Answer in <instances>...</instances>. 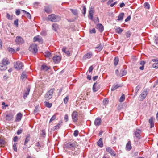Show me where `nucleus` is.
Returning a JSON list of instances; mask_svg holds the SVG:
<instances>
[{
	"mask_svg": "<svg viewBox=\"0 0 158 158\" xmlns=\"http://www.w3.org/2000/svg\"><path fill=\"white\" fill-rule=\"evenodd\" d=\"M103 48V45L100 44L98 46L95 47V49L97 51L100 52L102 49Z\"/></svg>",
	"mask_w": 158,
	"mask_h": 158,
	"instance_id": "20",
	"label": "nucleus"
},
{
	"mask_svg": "<svg viewBox=\"0 0 158 158\" xmlns=\"http://www.w3.org/2000/svg\"><path fill=\"white\" fill-rule=\"evenodd\" d=\"M62 51L63 52L65 53L67 55L69 56V54H70V52L69 50H67L66 47H63L62 49Z\"/></svg>",
	"mask_w": 158,
	"mask_h": 158,
	"instance_id": "29",
	"label": "nucleus"
},
{
	"mask_svg": "<svg viewBox=\"0 0 158 158\" xmlns=\"http://www.w3.org/2000/svg\"><path fill=\"white\" fill-rule=\"evenodd\" d=\"M83 14H84V15H85L86 12V8L85 6L83 7Z\"/></svg>",
	"mask_w": 158,
	"mask_h": 158,
	"instance_id": "63",
	"label": "nucleus"
},
{
	"mask_svg": "<svg viewBox=\"0 0 158 158\" xmlns=\"http://www.w3.org/2000/svg\"><path fill=\"white\" fill-rule=\"evenodd\" d=\"M131 33L129 31H128L126 33V36L127 38L129 37L131 35Z\"/></svg>",
	"mask_w": 158,
	"mask_h": 158,
	"instance_id": "47",
	"label": "nucleus"
},
{
	"mask_svg": "<svg viewBox=\"0 0 158 158\" xmlns=\"http://www.w3.org/2000/svg\"><path fill=\"white\" fill-rule=\"evenodd\" d=\"M79 133V131L77 130H76L74 131L73 135L75 137H77V136Z\"/></svg>",
	"mask_w": 158,
	"mask_h": 158,
	"instance_id": "51",
	"label": "nucleus"
},
{
	"mask_svg": "<svg viewBox=\"0 0 158 158\" xmlns=\"http://www.w3.org/2000/svg\"><path fill=\"white\" fill-rule=\"evenodd\" d=\"M2 63L4 65H5L6 66H7V65L10 64V62L9 61V59L5 57L2 60Z\"/></svg>",
	"mask_w": 158,
	"mask_h": 158,
	"instance_id": "14",
	"label": "nucleus"
},
{
	"mask_svg": "<svg viewBox=\"0 0 158 158\" xmlns=\"http://www.w3.org/2000/svg\"><path fill=\"white\" fill-rule=\"evenodd\" d=\"M54 90L55 89L52 88L46 93L44 97V98L45 100H49L52 98L53 93Z\"/></svg>",
	"mask_w": 158,
	"mask_h": 158,
	"instance_id": "2",
	"label": "nucleus"
},
{
	"mask_svg": "<svg viewBox=\"0 0 158 158\" xmlns=\"http://www.w3.org/2000/svg\"><path fill=\"white\" fill-rule=\"evenodd\" d=\"M38 111H39L38 106H35V108L34 110V112L35 113H37Z\"/></svg>",
	"mask_w": 158,
	"mask_h": 158,
	"instance_id": "60",
	"label": "nucleus"
},
{
	"mask_svg": "<svg viewBox=\"0 0 158 158\" xmlns=\"http://www.w3.org/2000/svg\"><path fill=\"white\" fill-rule=\"evenodd\" d=\"M52 27L55 31H56L58 27V25L57 24L54 23L52 25Z\"/></svg>",
	"mask_w": 158,
	"mask_h": 158,
	"instance_id": "39",
	"label": "nucleus"
},
{
	"mask_svg": "<svg viewBox=\"0 0 158 158\" xmlns=\"http://www.w3.org/2000/svg\"><path fill=\"white\" fill-rule=\"evenodd\" d=\"M33 40L34 42L38 41L41 44H42L43 43V40L42 38L39 35L35 36L33 38Z\"/></svg>",
	"mask_w": 158,
	"mask_h": 158,
	"instance_id": "9",
	"label": "nucleus"
},
{
	"mask_svg": "<svg viewBox=\"0 0 158 158\" xmlns=\"http://www.w3.org/2000/svg\"><path fill=\"white\" fill-rule=\"evenodd\" d=\"M22 11L24 13V14L26 15L27 18L29 19H31V14L29 12L24 10H22Z\"/></svg>",
	"mask_w": 158,
	"mask_h": 158,
	"instance_id": "32",
	"label": "nucleus"
},
{
	"mask_svg": "<svg viewBox=\"0 0 158 158\" xmlns=\"http://www.w3.org/2000/svg\"><path fill=\"white\" fill-rule=\"evenodd\" d=\"M48 19L52 22H57L60 21V18L58 16H56L54 14H52L48 15Z\"/></svg>",
	"mask_w": 158,
	"mask_h": 158,
	"instance_id": "1",
	"label": "nucleus"
},
{
	"mask_svg": "<svg viewBox=\"0 0 158 158\" xmlns=\"http://www.w3.org/2000/svg\"><path fill=\"white\" fill-rule=\"evenodd\" d=\"M155 41L156 44L158 45V36H155Z\"/></svg>",
	"mask_w": 158,
	"mask_h": 158,
	"instance_id": "61",
	"label": "nucleus"
},
{
	"mask_svg": "<svg viewBox=\"0 0 158 158\" xmlns=\"http://www.w3.org/2000/svg\"><path fill=\"white\" fill-rule=\"evenodd\" d=\"M14 115V114L11 111L7 112L6 116V120L8 121H11L13 118Z\"/></svg>",
	"mask_w": 158,
	"mask_h": 158,
	"instance_id": "4",
	"label": "nucleus"
},
{
	"mask_svg": "<svg viewBox=\"0 0 158 158\" xmlns=\"http://www.w3.org/2000/svg\"><path fill=\"white\" fill-rule=\"evenodd\" d=\"M14 67L17 70L20 69L23 66V64L19 61L14 62Z\"/></svg>",
	"mask_w": 158,
	"mask_h": 158,
	"instance_id": "5",
	"label": "nucleus"
},
{
	"mask_svg": "<svg viewBox=\"0 0 158 158\" xmlns=\"http://www.w3.org/2000/svg\"><path fill=\"white\" fill-rule=\"evenodd\" d=\"M15 42L18 44H21L24 43V40L21 36H17L16 37Z\"/></svg>",
	"mask_w": 158,
	"mask_h": 158,
	"instance_id": "8",
	"label": "nucleus"
},
{
	"mask_svg": "<svg viewBox=\"0 0 158 158\" xmlns=\"http://www.w3.org/2000/svg\"><path fill=\"white\" fill-rule=\"evenodd\" d=\"M17 143H14L13 145V148L15 152H17V149L16 147Z\"/></svg>",
	"mask_w": 158,
	"mask_h": 158,
	"instance_id": "45",
	"label": "nucleus"
},
{
	"mask_svg": "<svg viewBox=\"0 0 158 158\" xmlns=\"http://www.w3.org/2000/svg\"><path fill=\"white\" fill-rule=\"evenodd\" d=\"M121 86L118 84H114L112 86L111 91H114Z\"/></svg>",
	"mask_w": 158,
	"mask_h": 158,
	"instance_id": "26",
	"label": "nucleus"
},
{
	"mask_svg": "<svg viewBox=\"0 0 158 158\" xmlns=\"http://www.w3.org/2000/svg\"><path fill=\"white\" fill-rule=\"evenodd\" d=\"M35 146L38 148H39L37 149V148H36V150L37 152H38L39 150L40 149V148L41 147L40 145V143L39 142H37L35 144Z\"/></svg>",
	"mask_w": 158,
	"mask_h": 158,
	"instance_id": "40",
	"label": "nucleus"
},
{
	"mask_svg": "<svg viewBox=\"0 0 158 158\" xmlns=\"http://www.w3.org/2000/svg\"><path fill=\"white\" fill-rule=\"evenodd\" d=\"M106 150L111 155L115 156V153L114 150L111 149L110 147H108L106 148Z\"/></svg>",
	"mask_w": 158,
	"mask_h": 158,
	"instance_id": "17",
	"label": "nucleus"
},
{
	"mask_svg": "<svg viewBox=\"0 0 158 158\" xmlns=\"http://www.w3.org/2000/svg\"><path fill=\"white\" fill-rule=\"evenodd\" d=\"M140 88H141V86H140L139 85H138L135 88V92H136V94L139 91V90L140 89Z\"/></svg>",
	"mask_w": 158,
	"mask_h": 158,
	"instance_id": "53",
	"label": "nucleus"
},
{
	"mask_svg": "<svg viewBox=\"0 0 158 158\" xmlns=\"http://www.w3.org/2000/svg\"><path fill=\"white\" fill-rule=\"evenodd\" d=\"M29 49L30 51L33 53H36L38 51L37 45L36 44H32L29 48Z\"/></svg>",
	"mask_w": 158,
	"mask_h": 158,
	"instance_id": "7",
	"label": "nucleus"
},
{
	"mask_svg": "<svg viewBox=\"0 0 158 158\" xmlns=\"http://www.w3.org/2000/svg\"><path fill=\"white\" fill-rule=\"evenodd\" d=\"M56 114H55L54 115H53L51 118L50 120L49 123L51 122L52 121L56 119Z\"/></svg>",
	"mask_w": 158,
	"mask_h": 158,
	"instance_id": "49",
	"label": "nucleus"
},
{
	"mask_svg": "<svg viewBox=\"0 0 158 158\" xmlns=\"http://www.w3.org/2000/svg\"><path fill=\"white\" fill-rule=\"evenodd\" d=\"M152 66L154 68H158V62L155 63L153 64Z\"/></svg>",
	"mask_w": 158,
	"mask_h": 158,
	"instance_id": "48",
	"label": "nucleus"
},
{
	"mask_svg": "<svg viewBox=\"0 0 158 158\" xmlns=\"http://www.w3.org/2000/svg\"><path fill=\"white\" fill-rule=\"evenodd\" d=\"M147 94V93L146 91L145 90L143 91L140 94V96L141 97V99L140 100V101H142L145 98Z\"/></svg>",
	"mask_w": 158,
	"mask_h": 158,
	"instance_id": "15",
	"label": "nucleus"
},
{
	"mask_svg": "<svg viewBox=\"0 0 158 158\" xmlns=\"http://www.w3.org/2000/svg\"><path fill=\"white\" fill-rule=\"evenodd\" d=\"M44 104L46 107L48 108H50L52 106V103H50L48 101H45L44 102Z\"/></svg>",
	"mask_w": 158,
	"mask_h": 158,
	"instance_id": "31",
	"label": "nucleus"
},
{
	"mask_svg": "<svg viewBox=\"0 0 158 158\" xmlns=\"http://www.w3.org/2000/svg\"><path fill=\"white\" fill-rule=\"evenodd\" d=\"M124 15V14L123 13H122L120 14L118 16V19L117 20L118 21H122L123 19Z\"/></svg>",
	"mask_w": 158,
	"mask_h": 158,
	"instance_id": "25",
	"label": "nucleus"
},
{
	"mask_svg": "<svg viewBox=\"0 0 158 158\" xmlns=\"http://www.w3.org/2000/svg\"><path fill=\"white\" fill-rule=\"evenodd\" d=\"M8 49L9 52H11V53H14L15 52V50L11 48H8Z\"/></svg>",
	"mask_w": 158,
	"mask_h": 158,
	"instance_id": "43",
	"label": "nucleus"
},
{
	"mask_svg": "<svg viewBox=\"0 0 158 158\" xmlns=\"http://www.w3.org/2000/svg\"><path fill=\"white\" fill-rule=\"evenodd\" d=\"M132 147L131 145V142L129 141L126 144V149L127 151H129L131 149Z\"/></svg>",
	"mask_w": 158,
	"mask_h": 158,
	"instance_id": "19",
	"label": "nucleus"
},
{
	"mask_svg": "<svg viewBox=\"0 0 158 158\" xmlns=\"http://www.w3.org/2000/svg\"><path fill=\"white\" fill-rule=\"evenodd\" d=\"M30 135L29 134L27 135L26 137V139L25 140L24 143V145H25L28 142L30 141Z\"/></svg>",
	"mask_w": 158,
	"mask_h": 158,
	"instance_id": "33",
	"label": "nucleus"
},
{
	"mask_svg": "<svg viewBox=\"0 0 158 158\" xmlns=\"http://www.w3.org/2000/svg\"><path fill=\"white\" fill-rule=\"evenodd\" d=\"M149 122L150 124V128H152L154 126V123L153 121V118L152 117H151L149 120Z\"/></svg>",
	"mask_w": 158,
	"mask_h": 158,
	"instance_id": "30",
	"label": "nucleus"
},
{
	"mask_svg": "<svg viewBox=\"0 0 158 158\" xmlns=\"http://www.w3.org/2000/svg\"><path fill=\"white\" fill-rule=\"evenodd\" d=\"M140 130L139 129H137L136 130V131L135 132V137L137 138H139L140 135Z\"/></svg>",
	"mask_w": 158,
	"mask_h": 158,
	"instance_id": "23",
	"label": "nucleus"
},
{
	"mask_svg": "<svg viewBox=\"0 0 158 158\" xmlns=\"http://www.w3.org/2000/svg\"><path fill=\"white\" fill-rule=\"evenodd\" d=\"M76 145L74 142H69L66 143L65 145V148L73 150L76 147Z\"/></svg>",
	"mask_w": 158,
	"mask_h": 158,
	"instance_id": "6",
	"label": "nucleus"
},
{
	"mask_svg": "<svg viewBox=\"0 0 158 158\" xmlns=\"http://www.w3.org/2000/svg\"><path fill=\"white\" fill-rule=\"evenodd\" d=\"M144 6L145 8L147 9H149L150 8V5L148 3H145L144 4Z\"/></svg>",
	"mask_w": 158,
	"mask_h": 158,
	"instance_id": "50",
	"label": "nucleus"
},
{
	"mask_svg": "<svg viewBox=\"0 0 158 158\" xmlns=\"http://www.w3.org/2000/svg\"><path fill=\"white\" fill-rule=\"evenodd\" d=\"M53 61L55 63H58L61 60V57L60 56L57 55L54 56L53 58Z\"/></svg>",
	"mask_w": 158,
	"mask_h": 158,
	"instance_id": "10",
	"label": "nucleus"
},
{
	"mask_svg": "<svg viewBox=\"0 0 158 158\" xmlns=\"http://www.w3.org/2000/svg\"><path fill=\"white\" fill-rule=\"evenodd\" d=\"M125 99V97L124 94H123L121 97H120L119 101L120 102H123Z\"/></svg>",
	"mask_w": 158,
	"mask_h": 158,
	"instance_id": "41",
	"label": "nucleus"
},
{
	"mask_svg": "<svg viewBox=\"0 0 158 158\" xmlns=\"http://www.w3.org/2000/svg\"><path fill=\"white\" fill-rule=\"evenodd\" d=\"M97 28L99 31L101 32H102L104 30V27L101 24H98L97 25Z\"/></svg>",
	"mask_w": 158,
	"mask_h": 158,
	"instance_id": "18",
	"label": "nucleus"
},
{
	"mask_svg": "<svg viewBox=\"0 0 158 158\" xmlns=\"http://www.w3.org/2000/svg\"><path fill=\"white\" fill-rule=\"evenodd\" d=\"M93 69V68L92 66H90L88 69L89 72V73L91 72L92 71Z\"/></svg>",
	"mask_w": 158,
	"mask_h": 158,
	"instance_id": "64",
	"label": "nucleus"
},
{
	"mask_svg": "<svg viewBox=\"0 0 158 158\" xmlns=\"http://www.w3.org/2000/svg\"><path fill=\"white\" fill-rule=\"evenodd\" d=\"M18 19H16L14 21V24L15 25L17 26L18 25Z\"/></svg>",
	"mask_w": 158,
	"mask_h": 158,
	"instance_id": "62",
	"label": "nucleus"
},
{
	"mask_svg": "<svg viewBox=\"0 0 158 158\" xmlns=\"http://www.w3.org/2000/svg\"><path fill=\"white\" fill-rule=\"evenodd\" d=\"M70 10L72 12V13L75 15L77 16L78 15V12L77 10L76 9H70Z\"/></svg>",
	"mask_w": 158,
	"mask_h": 158,
	"instance_id": "36",
	"label": "nucleus"
},
{
	"mask_svg": "<svg viewBox=\"0 0 158 158\" xmlns=\"http://www.w3.org/2000/svg\"><path fill=\"white\" fill-rule=\"evenodd\" d=\"M49 69V67L45 64L42 65L41 68V69L42 70L45 71H47Z\"/></svg>",
	"mask_w": 158,
	"mask_h": 158,
	"instance_id": "27",
	"label": "nucleus"
},
{
	"mask_svg": "<svg viewBox=\"0 0 158 158\" xmlns=\"http://www.w3.org/2000/svg\"><path fill=\"white\" fill-rule=\"evenodd\" d=\"M64 119L66 122H67L68 120V116L67 114L65 115Z\"/></svg>",
	"mask_w": 158,
	"mask_h": 158,
	"instance_id": "58",
	"label": "nucleus"
},
{
	"mask_svg": "<svg viewBox=\"0 0 158 158\" xmlns=\"http://www.w3.org/2000/svg\"><path fill=\"white\" fill-rule=\"evenodd\" d=\"M62 120H60L58 123V124L55 126L54 128V130H57L58 129H59L60 128V126H61V125L62 124Z\"/></svg>",
	"mask_w": 158,
	"mask_h": 158,
	"instance_id": "22",
	"label": "nucleus"
},
{
	"mask_svg": "<svg viewBox=\"0 0 158 158\" xmlns=\"http://www.w3.org/2000/svg\"><path fill=\"white\" fill-rule=\"evenodd\" d=\"M23 114L21 113H19L16 115L15 121L16 122H19L21 119Z\"/></svg>",
	"mask_w": 158,
	"mask_h": 158,
	"instance_id": "16",
	"label": "nucleus"
},
{
	"mask_svg": "<svg viewBox=\"0 0 158 158\" xmlns=\"http://www.w3.org/2000/svg\"><path fill=\"white\" fill-rule=\"evenodd\" d=\"M101 119L100 117L96 118L94 122L95 125L97 126L100 125L101 123Z\"/></svg>",
	"mask_w": 158,
	"mask_h": 158,
	"instance_id": "11",
	"label": "nucleus"
},
{
	"mask_svg": "<svg viewBox=\"0 0 158 158\" xmlns=\"http://www.w3.org/2000/svg\"><path fill=\"white\" fill-rule=\"evenodd\" d=\"M6 18L9 20H12L13 18V16L10 15L8 13H7Z\"/></svg>",
	"mask_w": 158,
	"mask_h": 158,
	"instance_id": "44",
	"label": "nucleus"
},
{
	"mask_svg": "<svg viewBox=\"0 0 158 158\" xmlns=\"http://www.w3.org/2000/svg\"><path fill=\"white\" fill-rule=\"evenodd\" d=\"M22 129L20 128L18 130L17 133L18 135H19L21 134L22 133Z\"/></svg>",
	"mask_w": 158,
	"mask_h": 158,
	"instance_id": "55",
	"label": "nucleus"
},
{
	"mask_svg": "<svg viewBox=\"0 0 158 158\" xmlns=\"http://www.w3.org/2000/svg\"><path fill=\"white\" fill-rule=\"evenodd\" d=\"M27 77V76L26 74H24L23 73L21 75V78L22 79H24L25 78H26Z\"/></svg>",
	"mask_w": 158,
	"mask_h": 158,
	"instance_id": "54",
	"label": "nucleus"
},
{
	"mask_svg": "<svg viewBox=\"0 0 158 158\" xmlns=\"http://www.w3.org/2000/svg\"><path fill=\"white\" fill-rule=\"evenodd\" d=\"M89 32L91 34L95 33H96L95 29L94 28H93L90 30Z\"/></svg>",
	"mask_w": 158,
	"mask_h": 158,
	"instance_id": "56",
	"label": "nucleus"
},
{
	"mask_svg": "<svg viewBox=\"0 0 158 158\" xmlns=\"http://www.w3.org/2000/svg\"><path fill=\"white\" fill-rule=\"evenodd\" d=\"M45 55L46 57L49 58L52 56L51 53L48 51H46L45 52Z\"/></svg>",
	"mask_w": 158,
	"mask_h": 158,
	"instance_id": "38",
	"label": "nucleus"
},
{
	"mask_svg": "<svg viewBox=\"0 0 158 158\" xmlns=\"http://www.w3.org/2000/svg\"><path fill=\"white\" fill-rule=\"evenodd\" d=\"M7 68V66H6L2 63H0V70H5Z\"/></svg>",
	"mask_w": 158,
	"mask_h": 158,
	"instance_id": "28",
	"label": "nucleus"
},
{
	"mask_svg": "<svg viewBox=\"0 0 158 158\" xmlns=\"http://www.w3.org/2000/svg\"><path fill=\"white\" fill-rule=\"evenodd\" d=\"M92 56L93 54L91 52L87 53L84 56L83 59L84 60L89 59L92 57Z\"/></svg>",
	"mask_w": 158,
	"mask_h": 158,
	"instance_id": "13",
	"label": "nucleus"
},
{
	"mask_svg": "<svg viewBox=\"0 0 158 158\" xmlns=\"http://www.w3.org/2000/svg\"><path fill=\"white\" fill-rule=\"evenodd\" d=\"M127 73L126 71L123 70H121L120 73V76L122 77L125 75Z\"/></svg>",
	"mask_w": 158,
	"mask_h": 158,
	"instance_id": "35",
	"label": "nucleus"
},
{
	"mask_svg": "<svg viewBox=\"0 0 158 158\" xmlns=\"http://www.w3.org/2000/svg\"><path fill=\"white\" fill-rule=\"evenodd\" d=\"M119 60L118 58L117 57H116L114 58V63L115 66H116Z\"/></svg>",
	"mask_w": 158,
	"mask_h": 158,
	"instance_id": "37",
	"label": "nucleus"
},
{
	"mask_svg": "<svg viewBox=\"0 0 158 158\" xmlns=\"http://www.w3.org/2000/svg\"><path fill=\"white\" fill-rule=\"evenodd\" d=\"M123 30L120 27H118L116 29V32L118 34L121 33Z\"/></svg>",
	"mask_w": 158,
	"mask_h": 158,
	"instance_id": "42",
	"label": "nucleus"
},
{
	"mask_svg": "<svg viewBox=\"0 0 158 158\" xmlns=\"http://www.w3.org/2000/svg\"><path fill=\"white\" fill-rule=\"evenodd\" d=\"M44 10L47 13L49 14L52 12V10L49 6H46L45 7Z\"/></svg>",
	"mask_w": 158,
	"mask_h": 158,
	"instance_id": "34",
	"label": "nucleus"
},
{
	"mask_svg": "<svg viewBox=\"0 0 158 158\" xmlns=\"http://www.w3.org/2000/svg\"><path fill=\"white\" fill-rule=\"evenodd\" d=\"M99 88L100 86L97 83L94 84L93 87V90L94 92H96L98 91Z\"/></svg>",
	"mask_w": 158,
	"mask_h": 158,
	"instance_id": "12",
	"label": "nucleus"
},
{
	"mask_svg": "<svg viewBox=\"0 0 158 158\" xmlns=\"http://www.w3.org/2000/svg\"><path fill=\"white\" fill-rule=\"evenodd\" d=\"M68 100H69L68 97V96L66 97L64 99V103L65 104L67 103L68 101Z\"/></svg>",
	"mask_w": 158,
	"mask_h": 158,
	"instance_id": "59",
	"label": "nucleus"
},
{
	"mask_svg": "<svg viewBox=\"0 0 158 158\" xmlns=\"http://www.w3.org/2000/svg\"><path fill=\"white\" fill-rule=\"evenodd\" d=\"M4 141L1 139L0 138V145L2 146L4 144Z\"/></svg>",
	"mask_w": 158,
	"mask_h": 158,
	"instance_id": "52",
	"label": "nucleus"
},
{
	"mask_svg": "<svg viewBox=\"0 0 158 158\" xmlns=\"http://www.w3.org/2000/svg\"><path fill=\"white\" fill-rule=\"evenodd\" d=\"M73 122H77L78 118V112L76 111H73L71 114Z\"/></svg>",
	"mask_w": 158,
	"mask_h": 158,
	"instance_id": "3",
	"label": "nucleus"
},
{
	"mask_svg": "<svg viewBox=\"0 0 158 158\" xmlns=\"http://www.w3.org/2000/svg\"><path fill=\"white\" fill-rule=\"evenodd\" d=\"M97 144L98 146L100 148H102L103 147V144L102 142V138L99 139L97 142Z\"/></svg>",
	"mask_w": 158,
	"mask_h": 158,
	"instance_id": "21",
	"label": "nucleus"
},
{
	"mask_svg": "<svg viewBox=\"0 0 158 158\" xmlns=\"http://www.w3.org/2000/svg\"><path fill=\"white\" fill-rule=\"evenodd\" d=\"M103 103L104 105H107L108 103V100L106 98H105L103 101Z\"/></svg>",
	"mask_w": 158,
	"mask_h": 158,
	"instance_id": "46",
	"label": "nucleus"
},
{
	"mask_svg": "<svg viewBox=\"0 0 158 158\" xmlns=\"http://www.w3.org/2000/svg\"><path fill=\"white\" fill-rule=\"evenodd\" d=\"M46 133L45 131L44 130H42V136L44 137L45 136Z\"/></svg>",
	"mask_w": 158,
	"mask_h": 158,
	"instance_id": "57",
	"label": "nucleus"
},
{
	"mask_svg": "<svg viewBox=\"0 0 158 158\" xmlns=\"http://www.w3.org/2000/svg\"><path fill=\"white\" fill-rule=\"evenodd\" d=\"M27 90L25 91L24 93V94L23 98L25 99L27 97V96L29 94V93L30 91V88L29 87H28L27 88Z\"/></svg>",
	"mask_w": 158,
	"mask_h": 158,
	"instance_id": "24",
	"label": "nucleus"
}]
</instances>
